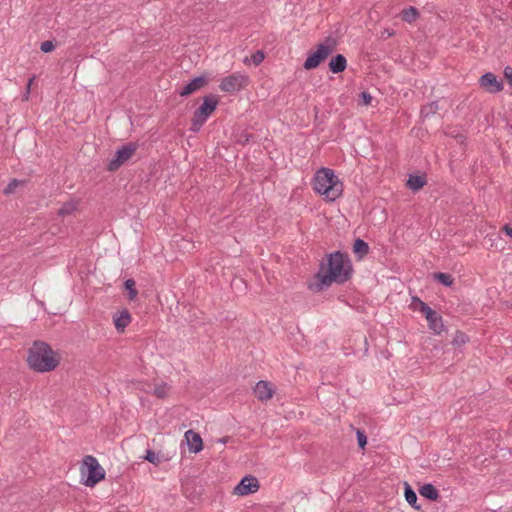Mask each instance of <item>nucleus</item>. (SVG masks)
Returning a JSON list of instances; mask_svg holds the SVG:
<instances>
[{"label": "nucleus", "instance_id": "nucleus-16", "mask_svg": "<svg viewBox=\"0 0 512 512\" xmlns=\"http://www.w3.org/2000/svg\"><path fill=\"white\" fill-rule=\"evenodd\" d=\"M329 70L334 73L338 74L343 72L347 67V60L342 54H337L336 56L332 57V59L329 62Z\"/></svg>", "mask_w": 512, "mask_h": 512}, {"label": "nucleus", "instance_id": "nucleus-15", "mask_svg": "<svg viewBox=\"0 0 512 512\" xmlns=\"http://www.w3.org/2000/svg\"><path fill=\"white\" fill-rule=\"evenodd\" d=\"M113 322L115 325V328L118 332H123L124 329L130 324L131 322V315L127 309L122 310L118 314H116L113 318Z\"/></svg>", "mask_w": 512, "mask_h": 512}, {"label": "nucleus", "instance_id": "nucleus-28", "mask_svg": "<svg viewBox=\"0 0 512 512\" xmlns=\"http://www.w3.org/2000/svg\"><path fill=\"white\" fill-rule=\"evenodd\" d=\"M468 341V337L465 333L461 332V331H457L454 338H453V341L452 343L456 346H462L464 345L466 342Z\"/></svg>", "mask_w": 512, "mask_h": 512}, {"label": "nucleus", "instance_id": "nucleus-22", "mask_svg": "<svg viewBox=\"0 0 512 512\" xmlns=\"http://www.w3.org/2000/svg\"><path fill=\"white\" fill-rule=\"evenodd\" d=\"M439 110L438 101H432L424 106H422L420 114L422 118H429L434 115Z\"/></svg>", "mask_w": 512, "mask_h": 512}, {"label": "nucleus", "instance_id": "nucleus-30", "mask_svg": "<svg viewBox=\"0 0 512 512\" xmlns=\"http://www.w3.org/2000/svg\"><path fill=\"white\" fill-rule=\"evenodd\" d=\"M411 306L414 310H418L422 313V306H429L427 303L423 302L419 297L414 296L412 298Z\"/></svg>", "mask_w": 512, "mask_h": 512}, {"label": "nucleus", "instance_id": "nucleus-10", "mask_svg": "<svg viewBox=\"0 0 512 512\" xmlns=\"http://www.w3.org/2000/svg\"><path fill=\"white\" fill-rule=\"evenodd\" d=\"M479 84L482 88L492 94L503 90L502 80H499L492 72L484 73L479 79Z\"/></svg>", "mask_w": 512, "mask_h": 512}, {"label": "nucleus", "instance_id": "nucleus-5", "mask_svg": "<svg viewBox=\"0 0 512 512\" xmlns=\"http://www.w3.org/2000/svg\"><path fill=\"white\" fill-rule=\"evenodd\" d=\"M219 100L215 95H207L203 98V103L194 111L191 119L190 130L198 132L205 124L209 116L216 110Z\"/></svg>", "mask_w": 512, "mask_h": 512}, {"label": "nucleus", "instance_id": "nucleus-24", "mask_svg": "<svg viewBox=\"0 0 512 512\" xmlns=\"http://www.w3.org/2000/svg\"><path fill=\"white\" fill-rule=\"evenodd\" d=\"M135 285H136V283H135V281L132 278L127 279L124 282V287L128 291V297H129L130 300L135 299L137 294H138V292H137V290L135 288Z\"/></svg>", "mask_w": 512, "mask_h": 512}, {"label": "nucleus", "instance_id": "nucleus-37", "mask_svg": "<svg viewBox=\"0 0 512 512\" xmlns=\"http://www.w3.org/2000/svg\"><path fill=\"white\" fill-rule=\"evenodd\" d=\"M228 440H229V437H223V438L219 439V441H220L221 443H223V444L227 443V442H228Z\"/></svg>", "mask_w": 512, "mask_h": 512}, {"label": "nucleus", "instance_id": "nucleus-6", "mask_svg": "<svg viewBox=\"0 0 512 512\" xmlns=\"http://www.w3.org/2000/svg\"><path fill=\"white\" fill-rule=\"evenodd\" d=\"M334 48L335 41L331 37H327L324 43L317 45L316 50L308 55L303 64L304 69L317 68L334 51Z\"/></svg>", "mask_w": 512, "mask_h": 512}, {"label": "nucleus", "instance_id": "nucleus-23", "mask_svg": "<svg viewBox=\"0 0 512 512\" xmlns=\"http://www.w3.org/2000/svg\"><path fill=\"white\" fill-rule=\"evenodd\" d=\"M433 278L446 287H451L454 283V278L449 273L437 272L434 273Z\"/></svg>", "mask_w": 512, "mask_h": 512}, {"label": "nucleus", "instance_id": "nucleus-34", "mask_svg": "<svg viewBox=\"0 0 512 512\" xmlns=\"http://www.w3.org/2000/svg\"><path fill=\"white\" fill-rule=\"evenodd\" d=\"M19 181L14 179L12 180L4 189L5 194H11L15 191V188L19 185Z\"/></svg>", "mask_w": 512, "mask_h": 512}, {"label": "nucleus", "instance_id": "nucleus-27", "mask_svg": "<svg viewBox=\"0 0 512 512\" xmlns=\"http://www.w3.org/2000/svg\"><path fill=\"white\" fill-rule=\"evenodd\" d=\"M168 390H169V387L167 386V384L157 385L154 388V395L157 396L158 398L163 399L167 396Z\"/></svg>", "mask_w": 512, "mask_h": 512}, {"label": "nucleus", "instance_id": "nucleus-11", "mask_svg": "<svg viewBox=\"0 0 512 512\" xmlns=\"http://www.w3.org/2000/svg\"><path fill=\"white\" fill-rule=\"evenodd\" d=\"M258 488V479L252 475H247L243 477L239 484L235 487V493L244 496L256 492Z\"/></svg>", "mask_w": 512, "mask_h": 512}, {"label": "nucleus", "instance_id": "nucleus-25", "mask_svg": "<svg viewBox=\"0 0 512 512\" xmlns=\"http://www.w3.org/2000/svg\"><path fill=\"white\" fill-rule=\"evenodd\" d=\"M75 210H76V203L67 202L62 205V207L59 209L58 214L60 216H68V215H71Z\"/></svg>", "mask_w": 512, "mask_h": 512}, {"label": "nucleus", "instance_id": "nucleus-32", "mask_svg": "<svg viewBox=\"0 0 512 512\" xmlns=\"http://www.w3.org/2000/svg\"><path fill=\"white\" fill-rule=\"evenodd\" d=\"M55 49V44L53 43V41H44L41 43L40 45V50L44 53H49L51 51H53Z\"/></svg>", "mask_w": 512, "mask_h": 512}, {"label": "nucleus", "instance_id": "nucleus-20", "mask_svg": "<svg viewBox=\"0 0 512 512\" xmlns=\"http://www.w3.org/2000/svg\"><path fill=\"white\" fill-rule=\"evenodd\" d=\"M426 182L427 180L424 175H409L406 185L412 191H418L426 184Z\"/></svg>", "mask_w": 512, "mask_h": 512}, {"label": "nucleus", "instance_id": "nucleus-8", "mask_svg": "<svg viewBox=\"0 0 512 512\" xmlns=\"http://www.w3.org/2000/svg\"><path fill=\"white\" fill-rule=\"evenodd\" d=\"M248 77L242 74L234 73L221 80L219 88L227 93H234L240 91L247 86Z\"/></svg>", "mask_w": 512, "mask_h": 512}, {"label": "nucleus", "instance_id": "nucleus-4", "mask_svg": "<svg viewBox=\"0 0 512 512\" xmlns=\"http://www.w3.org/2000/svg\"><path fill=\"white\" fill-rule=\"evenodd\" d=\"M82 483L87 487H94L105 478V470L99 464L98 460L92 455H86L83 458L80 467Z\"/></svg>", "mask_w": 512, "mask_h": 512}, {"label": "nucleus", "instance_id": "nucleus-7", "mask_svg": "<svg viewBox=\"0 0 512 512\" xmlns=\"http://www.w3.org/2000/svg\"><path fill=\"white\" fill-rule=\"evenodd\" d=\"M137 148V144L132 142L122 145L116 150L114 157L108 162L107 170L110 172L118 170L131 159V157L136 153Z\"/></svg>", "mask_w": 512, "mask_h": 512}, {"label": "nucleus", "instance_id": "nucleus-19", "mask_svg": "<svg viewBox=\"0 0 512 512\" xmlns=\"http://www.w3.org/2000/svg\"><path fill=\"white\" fill-rule=\"evenodd\" d=\"M404 496L408 504L411 505L415 510H421V507L417 505V494L407 482L404 484Z\"/></svg>", "mask_w": 512, "mask_h": 512}, {"label": "nucleus", "instance_id": "nucleus-17", "mask_svg": "<svg viewBox=\"0 0 512 512\" xmlns=\"http://www.w3.org/2000/svg\"><path fill=\"white\" fill-rule=\"evenodd\" d=\"M369 245L364 240L357 238L353 244V252L358 260L363 259L369 253Z\"/></svg>", "mask_w": 512, "mask_h": 512}, {"label": "nucleus", "instance_id": "nucleus-13", "mask_svg": "<svg viewBox=\"0 0 512 512\" xmlns=\"http://www.w3.org/2000/svg\"><path fill=\"white\" fill-rule=\"evenodd\" d=\"M254 393L258 400L260 401H266L272 398L274 394V390L271 387V384L267 381H259L257 382Z\"/></svg>", "mask_w": 512, "mask_h": 512}, {"label": "nucleus", "instance_id": "nucleus-21", "mask_svg": "<svg viewBox=\"0 0 512 512\" xmlns=\"http://www.w3.org/2000/svg\"><path fill=\"white\" fill-rule=\"evenodd\" d=\"M419 15H420L419 11L417 10V8H415L413 6L405 8L401 12L402 20L407 23L415 22L417 20V18L419 17Z\"/></svg>", "mask_w": 512, "mask_h": 512}, {"label": "nucleus", "instance_id": "nucleus-39", "mask_svg": "<svg viewBox=\"0 0 512 512\" xmlns=\"http://www.w3.org/2000/svg\"><path fill=\"white\" fill-rule=\"evenodd\" d=\"M386 34H388L389 36H392V33H390L389 31H386Z\"/></svg>", "mask_w": 512, "mask_h": 512}, {"label": "nucleus", "instance_id": "nucleus-31", "mask_svg": "<svg viewBox=\"0 0 512 512\" xmlns=\"http://www.w3.org/2000/svg\"><path fill=\"white\" fill-rule=\"evenodd\" d=\"M359 99L361 101V103L365 106H368L371 104L372 102V96L369 92L367 91H362L360 94H359Z\"/></svg>", "mask_w": 512, "mask_h": 512}, {"label": "nucleus", "instance_id": "nucleus-12", "mask_svg": "<svg viewBox=\"0 0 512 512\" xmlns=\"http://www.w3.org/2000/svg\"><path fill=\"white\" fill-rule=\"evenodd\" d=\"M208 84V78L206 76H197L193 78L188 84H186L179 92L180 96L187 97L205 87Z\"/></svg>", "mask_w": 512, "mask_h": 512}, {"label": "nucleus", "instance_id": "nucleus-38", "mask_svg": "<svg viewBox=\"0 0 512 512\" xmlns=\"http://www.w3.org/2000/svg\"><path fill=\"white\" fill-rule=\"evenodd\" d=\"M31 82H32V79H29L28 88L30 87Z\"/></svg>", "mask_w": 512, "mask_h": 512}, {"label": "nucleus", "instance_id": "nucleus-2", "mask_svg": "<svg viewBox=\"0 0 512 512\" xmlns=\"http://www.w3.org/2000/svg\"><path fill=\"white\" fill-rule=\"evenodd\" d=\"M59 362L57 353L46 342L35 341L29 348L27 363L36 372H50L59 365Z\"/></svg>", "mask_w": 512, "mask_h": 512}, {"label": "nucleus", "instance_id": "nucleus-40", "mask_svg": "<svg viewBox=\"0 0 512 512\" xmlns=\"http://www.w3.org/2000/svg\"><path fill=\"white\" fill-rule=\"evenodd\" d=\"M386 34H388L389 36H392V33H390L389 31H386Z\"/></svg>", "mask_w": 512, "mask_h": 512}, {"label": "nucleus", "instance_id": "nucleus-3", "mask_svg": "<svg viewBox=\"0 0 512 512\" xmlns=\"http://www.w3.org/2000/svg\"><path fill=\"white\" fill-rule=\"evenodd\" d=\"M312 185L316 193L330 202L339 198L343 192V183L330 168L319 169L313 178Z\"/></svg>", "mask_w": 512, "mask_h": 512}, {"label": "nucleus", "instance_id": "nucleus-36", "mask_svg": "<svg viewBox=\"0 0 512 512\" xmlns=\"http://www.w3.org/2000/svg\"><path fill=\"white\" fill-rule=\"evenodd\" d=\"M502 229L506 233L507 236L512 238V227H510L509 225L506 224V225L503 226Z\"/></svg>", "mask_w": 512, "mask_h": 512}, {"label": "nucleus", "instance_id": "nucleus-1", "mask_svg": "<svg viewBox=\"0 0 512 512\" xmlns=\"http://www.w3.org/2000/svg\"><path fill=\"white\" fill-rule=\"evenodd\" d=\"M353 274V265L348 254L335 251L327 256V262L320 264L315 275L316 283L311 288L314 291H321L331 286L332 283L344 284L349 281Z\"/></svg>", "mask_w": 512, "mask_h": 512}, {"label": "nucleus", "instance_id": "nucleus-29", "mask_svg": "<svg viewBox=\"0 0 512 512\" xmlns=\"http://www.w3.org/2000/svg\"><path fill=\"white\" fill-rule=\"evenodd\" d=\"M144 459L154 465H158L160 462L158 455L150 449L146 451Z\"/></svg>", "mask_w": 512, "mask_h": 512}, {"label": "nucleus", "instance_id": "nucleus-18", "mask_svg": "<svg viewBox=\"0 0 512 512\" xmlns=\"http://www.w3.org/2000/svg\"><path fill=\"white\" fill-rule=\"evenodd\" d=\"M419 493L422 497L430 500V501H437L440 497L438 490L435 488L434 485L427 483L424 484L420 489Z\"/></svg>", "mask_w": 512, "mask_h": 512}, {"label": "nucleus", "instance_id": "nucleus-9", "mask_svg": "<svg viewBox=\"0 0 512 512\" xmlns=\"http://www.w3.org/2000/svg\"><path fill=\"white\" fill-rule=\"evenodd\" d=\"M422 314L425 315L429 328L435 334H440L444 330L445 326L442 316L430 306H422Z\"/></svg>", "mask_w": 512, "mask_h": 512}, {"label": "nucleus", "instance_id": "nucleus-35", "mask_svg": "<svg viewBox=\"0 0 512 512\" xmlns=\"http://www.w3.org/2000/svg\"><path fill=\"white\" fill-rule=\"evenodd\" d=\"M504 77L510 85H512V67L506 66L503 71Z\"/></svg>", "mask_w": 512, "mask_h": 512}, {"label": "nucleus", "instance_id": "nucleus-14", "mask_svg": "<svg viewBox=\"0 0 512 512\" xmlns=\"http://www.w3.org/2000/svg\"><path fill=\"white\" fill-rule=\"evenodd\" d=\"M185 438L191 452L198 453L203 449L202 438L198 433L188 430L185 432Z\"/></svg>", "mask_w": 512, "mask_h": 512}, {"label": "nucleus", "instance_id": "nucleus-33", "mask_svg": "<svg viewBox=\"0 0 512 512\" xmlns=\"http://www.w3.org/2000/svg\"><path fill=\"white\" fill-rule=\"evenodd\" d=\"M357 441H358V446L360 448L364 449L367 444V437H366L364 431H361V430L357 431Z\"/></svg>", "mask_w": 512, "mask_h": 512}, {"label": "nucleus", "instance_id": "nucleus-26", "mask_svg": "<svg viewBox=\"0 0 512 512\" xmlns=\"http://www.w3.org/2000/svg\"><path fill=\"white\" fill-rule=\"evenodd\" d=\"M264 58H265V56H264L263 51L257 50L255 53H253L251 55L250 59L245 58L244 62L245 63L252 62L255 66H258L262 63Z\"/></svg>", "mask_w": 512, "mask_h": 512}]
</instances>
